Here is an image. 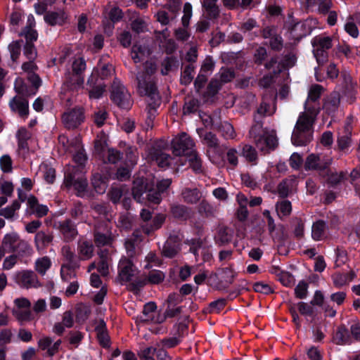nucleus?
<instances>
[{"label":"nucleus","instance_id":"nucleus-1","mask_svg":"<svg viewBox=\"0 0 360 360\" xmlns=\"http://www.w3.org/2000/svg\"><path fill=\"white\" fill-rule=\"evenodd\" d=\"M157 70V65L154 62L146 61L143 64V70L136 75L137 91L139 95L147 97L148 105L153 110L160 104V96L154 77Z\"/></svg>","mask_w":360,"mask_h":360},{"label":"nucleus","instance_id":"nucleus-2","mask_svg":"<svg viewBox=\"0 0 360 360\" xmlns=\"http://www.w3.org/2000/svg\"><path fill=\"white\" fill-rule=\"evenodd\" d=\"M316 119L315 114L312 115L303 112L300 113L291 136L293 145L302 146L311 141Z\"/></svg>","mask_w":360,"mask_h":360},{"label":"nucleus","instance_id":"nucleus-3","mask_svg":"<svg viewBox=\"0 0 360 360\" xmlns=\"http://www.w3.org/2000/svg\"><path fill=\"white\" fill-rule=\"evenodd\" d=\"M2 250L8 252H15L18 257H29L32 249L28 243L20 238L15 232L7 233L2 240Z\"/></svg>","mask_w":360,"mask_h":360},{"label":"nucleus","instance_id":"nucleus-4","mask_svg":"<svg viewBox=\"0 0 360 360\" xmlns=\"http://www.w3.org/2000/svg\"><path fill=\"white\" fill-rule=\"evenodd\" d=\"M110 98L118 107L122 109L129 110L133 104L129 92L117 79H115L112 84Z\"/></svg>","mask_w":360,"mask_h":360},{"label":"nucleus","instance_id":"nucleus-5","mask_svg":"<svg viewBox=\"0 0 360 360\" xmlns=\"http://www.w3.org/2000/svg\"><path fill=\"white\" fill-rule=\"evenodd\" d=\"M313 53L319 65L328 59V51L332 48V39L330 37L319 35L311 39Z\"/></svg>","mask_w":360,"mask_h":360},{"label":"nucleus","instance_id":"nucleus-6","mask_svg":"<svg viewBox=\"0 0 360 360\" xmlns=\"http://www.w3.org/2000/svg\"><path fill=\"white\" fill-rule=\"evenodd\" d=\"M62 122L68 129L78 128L85 120V110L82 106L68 109L62 115Z\"/></svg>","mask_w":360,"mask_h":360},{"label":"nucleus","instance_id":"nucleus-7","mask_svg":"<svg viewBox=\"0 0 360 360\" xmlns=\"http://www.w3.org/2000/svg\"><path fill=\"white\" fill-rule=\"evenodd\" d=\"M172 147L176 156H186L195 150V143L188 134L182 132L172 139Z\"/></svg>","mask_w":360,"mask_h":360},{"label":"nucleus","instance_id":"nucleus-8","mask_svg":"<svg viewBox=\"0 0 360 360\" xmlns=\"http://www.w3.org/2000/svg\"><path fill=\"white\" fill-rule=\"evenodd\" d=\"M61 254L68 264H63L61 266L60 274L63 280L68 281L69 278L75 276V274L72 269L78 267L79 264L74 251L69 245H64L62 248Z\"/></svg>","mask_w":360,"mask_h":360},{"label":"nucleus","instance_id":"nucleus-9","mask_svg":"<svg viewBox=\"0 0 360 360\" xmlns=\"http://www.w3.org/2000/svg\"><path fill=\"white\" fill-rule=\"evenodd\" d=\"M323 91V86L319 84H315L311 86L307 99L304 103V111L303 112L312 115L315 114V116L317 117L321 109L319 100Z\"/></svg>","mask_w":360,"mask_h":360},{"label":"nucleus","instance_id":"nucleus-10","mask_svg":"<svg viewBox=\"0 0 360 360\" xmlns=\"http://www.w3.org/2000/svg\"><path fill=\"white\" fill-rule=\"evenodd\" d=\"M138 274V270L132 262L126 257H122L118 264V278L122 284L131 282Z\"/></svg>","mask_w":360,"mask_h":360},{"label":"nucleus","instance_id":"nucleus-11","mask_svg":"<svg viewBox=\"0 0 360 360\" xmlns=\"http://www.w3.org/2000/svg\"><path fill=\"white\" fill-rule=\"evenodd\" d=\"M64 185L67 188L73 186L77 191V195L82 197L87 187V181L83 176H76V172L67 169L65 172Z\"/></svg>","mask_w":360,"mask_h":360},{"label":"nucleus","instance_id":"nucleus-12","mask_svg":"<svg viewBox=\"0 0 360 360\" xmlns=\"http://www.w3.org/2000/svg\"><path fill=\"white\" fill-rule=\"evenodd\" d=\"M11 111L19 117L26 120L30 114L29 101L27 97L15 95L8 102Z\"/></svg>","mask_w":360,"mask_h":360},{"label":"nucleus","instance_id":"nucleus-13","mask_svg":"<svg viewBox=\"0 0 360 360\" xmlns=\"http://www.w3.org/2000/svg\"><path fill=\"white\" fill-rule=\"evenodd\" d=\"M340 77L342 79L345 96L350 103L354 102L358 94V84L354 81L350 72L347 70H343L340 72Z\"/></svg>","mask_w":360,"mask_h":360},{"label":"nucleus","instance_id":"nucleus-14","mask_svg":"<svg viewBox=\"0 0 360 360\" xmlns=\"http://www.w3.org/2000/svg\"><path fill=\"white\" fill-rule=\"evenodd\" d=\"M150 158L158 167L166 169L169 166L177 165L179 158H172L169 154L164 153L162 150L153 148L150 152Z\"/></svg>","mask_w":360,"mask_h":360},{"label":"nucleus","instance_id":"nucleus-15","mask_svg":"<svg viewBox=\"0 0 360 360\" xmlns=\"http://www.w3.org/2000/svg\"><path fill=\"white\" fill-rule=\"evenodd\" d=\"M53 226L60 231L64 240L66 242L73 240L78 234L76 225L70 219L56 221L54 223Z\"/></svg>","mask_w":360,"mask_h":360},{"label":"nucleus","instance_id":"nucleus-16","mask_svg":"<svg viewBox=\"0 0 360 360\" xmlns=\"http://www.w3.org/2000/svg\"><path fill=\"white\" fill-rule=\"evenodd\" d=\"M257 148L264 153H269L277 147L278 141L273 132H266L254 141Z\"/></svg>","mask_w":360,"mask_h":360},{"label":"nucleus","instance_id":"nucleus-17","mask_svg":"<svg viewBox=\"0 0 360 360\" xmlns=\"http://www.w3.org/2000/svg\"><path fill=\"white\" fill-rule=\"evenodd\" d=\"M32 133L25 127H20L15 134L17 139V153L20 157L25 158L29 153L28 140L30 139Z\"/></svg>","mask_w":360,"mask_h":360},{"label":"nucleus","instance_id":"nucleus-18","mask_svg":"<svg viewBox=\"0 0 360 360\" xmlns=\"http://www.w3.org/2000/svg\"><path fill=\"white\" fill-rule=\"evenodd\" d=\"M15 280L17 283L25 288H37L39 282L33 271L24 270L16 273Z\"/></svg>","mask_w":360,"mask_h":360},{"label":"nucleus","instance_id":"nucleus-19","mask_svg":"<svg viewBox=\"0 0 360 360\" xmlns=\"http://www.w3.org/2000/svg\"><path fill=\"white\" fill-rule=\"evenodd\" d=\"M21 69L27 75V80L32 84L36 90L41 85V79L37 74L38 66L34 60H28L24 62L21 65Z\"/></svg>","mask_w":360,"mask_h":360},{"label":"nucleus","instance_id":"nucleus-20","mask_svg":"<svg viewBox=\"0 0 360 360\" xmlns=\"http://www.w3.org/2000/svg\"><path fill=\"white\" fill-rule=\"evenodd\" d=\"M84 82L83 75L68 71L65 73L63 89L71 91H77L83 88Z\"/></svg>","mask_w":360,"mask_h":360},{"label":"nucleus","instance_id":"nucleus-21","mask_svg":"<svg viewBox=\"0 0 360 360\" xmlns=\"http://www.w3.org/2000/svg\"><path fill=\"white\" fill-rule=\"evenodd\" d=\"M27 213L34 214L37 217H42L47 214L49 208L46 205L39 203L37 198L31 195L27 198Z\"/></svg>","mask_w":360,"mask_h":360},{"label":"nucleus","instance_id":"nucleus-22","mask_svg":"<svg viewBox=\"0 0 360 360\" xmlns=\"http://www.w3.org/2000/svg\"><path fill=\"white\" fill-rule=\"evenodd\" d=\"M74 144L75 148L73 149V153H75L73 155V160L77 164V166H72L68 169H70V171L77 172L82 169L86 162L87 158L84 149L81 146L79 139H76Z\"/></svg>","mask_w":360,"mask_h":360},{"label":"nucleus","instance_id":"nucleus-23","mask_svg":"<svg viewBox=\"0 0 360 360\" xmlns=\"http://www.w3.org/2000/svg\"><path fill=\"white\" fill-rule=\"evenodd\" d=\"M240 155L248 163L255 166L259 162V155L256 148L248 143H241L238 146Z\"/></svg>","mask_w":360,"mask_h":360},{"label":"nucleus","instance_id":"nucleus-24","mask_svg":"<svg viewBox=\"0 0 360 360\" xmlns=\"http://www.w3.org/2000/svg\"><path fill=\"white\" fill-rule=\"evenodd\" d=\"M114 70L111 65L102 64L101 62L98 64L97 67L94 69L93 72L88 79L89 84L94 85L96 83V76H98L101 79H107L110 77Z\"/></svg>","mask_w":360,"mask_h":360},{"label":"nucleus","instance_id":"nucleus-25","mask_svg":"<svg viewBox=\"0 0 360 360\" xmlns=\"http://www.w3.org/2000/svg\"><path fill=\"white\" fill-rule=\"evenodd\" d=\"M74 325V315L71 311H66L63 314L62 321L54 324L53 332L62 335L65 328H70Z\"/></svg>","mask_w":360,"mask_h":360},{"label":"nucleus","instance_id":"nucleus-26","mask_svg":"<svg viewBox=\"0 0 360 360\" xmlns=\"http://www.w3.org/2000/svg\"><path fill=\"white\" fill-rule=\"evenodd\" d=\"M68 18L63 10L47 12L44 16V21L51 26L63 25Z\"/></svg>","mask_w":360,"mask_h":360},{"label":"nucleus","instance_id":"nucleus-27","mask_svg":"<svg viewBox=\"0 0 360 360\" xmlns=\"http://www.w3.org/2000/svg\"><path fill=\"white\" fill-rule=\"evenodd\" d=\"M165 221V216L162 214H157L150 223L142 224L141 231L149 236L155 231L159 229Z\"/></svg>","mask_w":360,"mask_h":360},{"label":"nucleus","instance_id":"nucleus-28","mask_svg":"<svg viewBox=\"0 0 360 360\" xmlns=\"http://www.w3.org/2000/svg\"><path fill=\"white\" fill-rule=\"evenodd\" d=\"M328 163L321 160L319 155L311 154L305 161L304 168L306 170H322L327 167Z\"/></svg>","mask_w":360,"mask_h":360},{"label":"nucleus","instance_id":"nucleus-29","mask_svg":"<svg viewBox=\"0 0 360 360\" xmlns=\"http://www.w3.org/2000/svg\"><path fill=\"white\" fill-rule=\"evenodd\" d=\"M95 331L100 345L103 347H108L110 346V337L108 333L106 323L103 320L101 319L98 322Z\"/></svg>","mask_w":360,"mask_h":360},{"label":"nucleus","instance_id":"nucleus-30","mask_svg":"<svg viewBox=\"0 0 360 360\" xmlns=\"http://www.w3.org/2000/svg\"><path fill=\"white\" fill-rule=\"evenodd\" d=\"M352 126L350 124H346L344 127L338 132V143L340 149L347 148L351 143Z\"/></svg>","mask_w":360,"mask_h":360},{"label":"nucleus","instance_id":"nucleus-31","mask_svg":"<svg viewBox=\"0 0 360 360\" xmlns=\"http://www.w3.org/2000/svg\"><path fill=\"white\" fill-rule=\"evenodd\" d=\"M21 204L18 200H14L11 205L0 210V216L13 221L18 218V211L20 209Z\"/></svg>","mask_w":360,"mask_h":360},{"label":"nucleus","instance_id":"nucleus-32","mask_svg":"<svg viewBox=\"0 0 360 360\" xmlns=\"http://www.w3.org/2000/svg\"><path fill=\"white\" fill-rule=\"evenodd\" d=\"M327 224L323 220H317L311 226V238L315 241L323 240L326 237Z\"/></svg>","mask_w":360,"mask_h":360},{"label":"nucleus","instance_id":"nucleus-33","mask_svg":"<svg viewBox=\"0 0 360 360\" xmlns=\"http://www.w3.org/2000/svg\"><path fill=\"white\" fill-rule=\"evenodd\" d=\"M271 98L263 97L255 116L261 120L263 117L272 115L276 111V106L274 105H271Z\"/></svg>","mask_w":360,"mask_h":360},{"label":"nucleus","instance_id":"nucleus-34","mask_svg":"<svg viewBox=\"0 0 360 360\" xmlns=\"http://www.w3.org/2000/svg\"><path fill=\"white\" fill-rule=\"evenodd\" d=\"M77 252L79 259H89L93 256L94 253V246L91 242L87 240L79 241L77 245Z\"/></svg>","mask_w":360,"mask_h":360},{"label":"nucleus","instance_id":"nucleus-35","mask_svg":"<svg viewBox=\"0 0 360 360\" xmlns=\"http://www.w3.org/2000/svg\"><path fill=\"white\" fill-rule=\"evenodd\" d=\"M150 54V49L145 44H135L131 49V58L134 63L141 62L145 57Z\"/></svg>","mask_w":360,"mask_h":360},{"label":"nucleus","instance_id":"nucleus-36","mask_svg":"<svg viewBox=\"0 0 360 360\" xmlns=\"http://www.w3.org/2000/svg\"><path fill=\"white\" fill-rule=\"evenodd\" d=\"M141 231V230H136L133 233L132 237L127 238L125 241V248L127 250V256L129 257H133L136 255V247L138 244V242L142 240L140 235Z\"/></svg>","mask_w":360,"mask_h":360},{"label":"nucleus","instance_id":"nucleus-37","mask_svg":"<svg viewBox=\"0 0 360 360\" xmlns=\"http://www.w3.org/2000/svg\"><path fill=\"white\" fill-rule=\"evenodd\" d=\"M217 274L221 281L226 284H231L237 276L232 264L227 267L219 269Z\"/></svg>","mask_w":360,"mask_h":360},{"label":"nucleus","instance_id":"nucleus-38","mask_svg":"<svg viewBox=\"0 0 360 360\" xmlns=\"http://www.w3.org/2000/svg\"><path fill=\"white\" fill-rule=\"evenodd\" d=\"M311 30L307 21L299 22L296 23L292 29V32L297 39L303 38L311 34Z\"/></svg>","mask_w":360,"mask_h":360},{"label":"nucleus","instance_id":"nucleus-39","mask_svg":"<svg viewBox=\"0 0 360 360\" xmlns=\"http://www.w3.org/2000/svg\"><path fill=\"white\" fill-rule=\"evenodd\" d=\"M53 240V236L44 231H39L34 237V242L37 250H44Z\"/></svg>","mask_w":360,"mask_h":360},{"label":"nucleus","instance_id":"nucleus-40","mask_svg":"<svg viewBox=\"0 0 360 360\" xmlns=\"http://www.w3.org/2000/svg\"><path fill=\"white\" fill-rule=\"evenodd\" d=\"M124 153L125 155V165L127 167L134 166L139 158L137 148L135 146H127L124 149Z\"/></svg>","mask_w":360,"mask_h":360},{"label":"nucleus","instance_id":"nucleus-41","mask_svg":"<svg viewBox=\"0 0 360 360\" xmlns=\"http://www.w3.org/2000/svg\"><path fill=\"white\" fill-rule=\"evenodd\" d=\"M147 191L146 186L145 185L143 179H136L134 181L132 187V195L137 202H141L144 198L143 195Z\"/></svg>","mask_w":360,"mask_h":360},{"label":"nucleus","instance_id":"nucleus-42","mask_svg":"<svg viewBox=\"0 0 360 360\" xmlns=\"http://www.w3.org/2000/svg\"><path fill=\"white\" fill-rule=\"evenodd\" d=\"M181 195L184 200L189 204L197 203L201 198V193L197 188H186L183 190Z\"/></svg>","mask_w":360,"mask_h":360},{"label":"nucleus","instance_id":"nucleus-43","mask_svg":"<svg viewBox=\"0 0 360 360\" xmlns=\"http://www.w3.org/2000/svg\"><path fill=\"white\" fill-rule=\"evenodd\" d=\"M157 306L155 302H150L146 303L143 309V315L144 317H141L143 321H152V322H161L159 320H155L154 314H156Z\"/></svg>","mask_w":360,"mask_h":360},{"label":"nucleus","instance_id":"nucleus-44","mask_svg":"<svg viewBox=\"0 0 360 360\" xmlns=\"http://www.w3.org/2000/svg\"><path fill=\"white\" fill-rule=\"evenodd\" d=\"M255 124L252 126L249 131V136L250 139H252L255 141L256 139L263 136L264 133L268 132L266 129L263 128V123L262 120L255 116Z\"/></svg>","mask_w":360,"mask_h":360},{"label":"nucleus","instance_id":"nucleus-45","mask_svg":"<svg viewBox=\"0 0 360 360\" xmlns=\"http://www.w3.org/2000/svg\"><path fill=\"white\" fill-rule=\"evenodd\" d=\"M112 237L108 231L102 233L98 231L94 232V242L96 246L103 247L110 245L112 243Z\"/></svg>","mask_w":360,"mask_h":360},{"label":"nucleus","instance_id":"nucleus-46","mask_svg":"<svg viewBox=\"0 0 360 360\" xmlns=\"http://www.w3.org/2000/svg\"><path fill=\"white\" fill-rule=\"evenodd\" d=\"M231 231L225 227L220 228L214 237L215 243L220 246L228 244L231 242Z\"/></svg>","mask_w":360,"mask_h":360},{"label":"nucleus","instance_id":"nucleus-47","mask_svg":"<svg viewBox=\"0 0 360 360\" xmlns=\"http://www.w3.org/2000/svg\"><path fill=\"white\" fill-rule=\"evenodd\" d=\"M276 210L279 218L289 216L292 212L291 202L288 200H282L276 204Z\"/></svg>","mask_w":360,"mask_h":360},{"label":"nucleus","instance_id":"nucleus-48","mask_svg":"<svg viewBox=\"0 0 360 360\" xmlns=\"http://www.w3.org/2000/svg\"><path fill=\"white\" fill-rule=\"evenodd\" d=\"M171 212L174 218L181 220H186L190 217L188 208L181 205H172L171 207Z\"/></svg>","mask_w":360,"mask_h":360},{"label":"nucleus","instance_id":"nucleus-49","mask_svg":"<svg viewBox=\"0 0 360 360\" xmlns=\"http://www.w3.org/2000/svg\"><path fill=\"white\" fill-rule=\"evenodd\" d=\"M186 156L188 157V161L192 169L196 173L201 172L202 171V162L196 150H195Z\"/></svg>","mask_w":360,"mask_h":360},{"label":"nucleus","instance_id":"nucleus-50","mask_svg":"<svg viewBox=\"0 0 360 360\" xmlns=\"http://www.w3.org/2000/svg\"><path fill=\"white\" fill-rule=\"evenodd\" d=\"M217 0H203L202 6L210 19L217 18L219 14V9L217 6Z\"/></svg>","mask_w":360,"mask_h":360},{"label":"nucleus","instance_id":"nucleus-51","mask_svg":"<svg viewBox=\"0 0 360 360\" xmlns=\"http://www.w3.org/2000/svg\"><path fill=\"white\" fill-rule=\"evenodd\" d=\"M198 134L202 139L204 144H206L210 148H217L219 146V140L215 134L210 131H200L198 130Z\"/></svg>","mask_w":360,"mask_h":360},{"label":"nucleus","instance_id":"nucleus-52","mask_svg":"<svg viewBox=\"0 0 360 360\" xmlns=\"http://www.w3.org/2000/svg\"><path fill=\"white\" fill-rule=\"evenodd\" d=\"M122 158V153L114 148H108L103 155L104 162L110 164L117 163Z\"/></svg>","mask_w":360,"mask_h":360},{"label":"nucleus","instance_id":"nucleus-53","mask_svg":"<svg viewBox=\"0 0 360 360\" xmlns=\"http://www.w3.org/2000/svg\"><path fill=\"white\" fill-rule=\"evenodd\" d=\"M199 105L200 101L198 99L192 97H187L184 105V114L190 115L195 112L198 110Z\"/></svg>","mask_w":360,"mask_h":360},{"label":"nucleus","instance_id":"nucleus-54","mask_svg":"<svg viewBox=\"0 0 360 360\" xmlns=\"http://www.w3.org/2000/svg\"><path fill=\"white\" fill-rule=\"evenodd\" d=\"M51 266V261L46 256L39 258L35 262V269L41 275H44Z\"/></svg>","mask_w":360,"mask_h":360},{"label":"nucleus","instance_id":"nucleus-55","mask_svg":"<svg viewBox=\"0 0 360 360\" xmlns=\"http://www.w3.org/2000/svg\"><path fill=\"white\" fill-rule=\"evenodd\" d=\"M194 72L195 67L193 64L186 65L181 75V83L184 85L189 84L193 79Z\"/></svg>","mask_w":360,"mask_h":360},{"label":"nucleus","instance_id":"nucleus-56","mask_svg":"<svg viewBox=\"0 0 360 360\" xmlns=\"http://www.w3.org/2000/svg\"><path fill=\"white\" fill-rule=\"evenodd\" d=\"M92 185L95 191L99 194L104 193L108 187L106 181L98 174L94 175L92 179Z\"/></svg>","mask_w":360,"mask_h":360},{"label":"nucleus","instance_id":"nucleus-57","mask_svg":"<svg viewBox=\"0 0 360 360\" xmlns=\"http://www.w3.org/2000/svg\"><path fill=\"white\" fill-rule=\"evenodd\" d=\"M179 250V244L172 243L171 240H167L164 245L162 253L165 257L172 258L177 255Z\"/></svg>","mask_w":360,"mask_h":360},{"label":"nucleus","instance_id":"nucleus-58","mask_svg":"<svg viewBox=\"0 0 360 360\" xmlns=\"http://www.w3.org/2000/svg\"><path fill=\"white\" fill-rule=\"evenodd\" d=\"M14 89L18 94L17 95L26 97H28L30 95L27 85L25 84L24 79L21 77H18L15 79L14 82Z\"/></svg>","mask_w":360,"mask_h":360},{"label":"nucleus","instance_id":"nucleus-59","mask_svg":"<svg viewBox=\"0 0 360 360\" xmlns=\"http://www.w3.org/2000/svg\"><path fill=\"white\" fill-rule=\"evenodd\" d=\"M77 138L70 140L68 137L65 134H60L58 136V142L63 146V150L66 153H73V149L75 148V141Z\"/></svg>","mask_w":360,"mask_h":360},{"label":"nucleus","instance_id":"nucleus-60","mask_svg":"<svg viewBox=\"0 0 360 360\" xmlns=\"http://www.w3.org/2000/svg\"><path fill=\"white\" fill-rule=\"evenodd\" d=\"M22 41H13L8 45L11 58L13 62H16L21 53Z\"/></svg>","mask_w":360,"mask_h":360},{"label":"nucleus","instance_id":"nucleus-61","mask_svg":"<svg viewBox=\"0 0 360 360\" xmlns=\"http://www.w3.org/2000/svg\"><path fill=\"white\" fill-rule=\"evenodd\" d=\"M292 180L285 179L283 180L278 185L277 188L278 193L280 197L285 198L288 195L289 192L292 189Z\"/></svg>","mask_w":360,"mask_h":360},{"label":"nucleus","instance_id":"nucleus-62","mask_svg":"<svg viewBox=\"0 0 360 360\" xmlns=\"http://www.w3.org/2000/svg\"><path fill=\"white\" fill-rule=\"evenodd\" d=\"M348 331L345 327H339L336 331L334 340L338 345H345L348 342Z\"/></svg>","mask_w":360,"mask_h":360},{"label":"nucleus","instance_id":"nucleus-63","mask_svg":"<svg viewBox=\"0 0 360 360\" xmlns=\"http://www.w3.org/2000/svg\"><path fill=\"white\" fill-rule=\"evenodd\" d=\"M184 15L181 18V24L184 27H188L191 18L193 15L192 5L189 2H186L184 5Z\"/></svg>","mask_w":360,"mask_h":360},{"label":"nucleus","instance_id":"nucleus-64","mask_svg":"<svg viewBox=\"0 0 360 360\" xmlns=\"http://www.w3.org/2000/svg\"><path fill=\"white\" fill-rule=\"evenodd\" d=\"M156 348L153 347H147L141 349L138 352V356L141 360H155L153 358L155 354Z\"/></svg>","mask_w":360,"mask_h":360}]
</instances>
